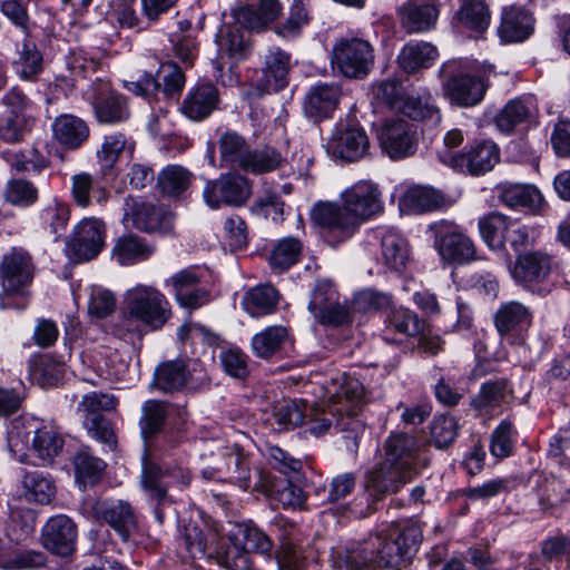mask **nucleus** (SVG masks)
I'll return each mask as SVG.
<instances>
[{
    "instance_id": "obj_33",
    "label": "nucleus",
    "mask_w": 570,
    "mask_h": 570,
    "mask_svg": "<svg viewBox=\"0 0 570 570\" xmlns=\"http://www.w3.org/2000/svg\"><path fill=\"white\" fill-rule=\"evenodd\" d=\"M281 10L278 0H252L239 9L237 20L248 29H262L276 20Z\"/></svg>"
},
{
    "instance_id": "obj_51",
    "label": "nucleus",
    "mask_w": 570,
    "mask_h": 570,
    "mask_svg": "<svg viewBox=\"0 0 570 570\" xmlns=\"http://www.w3.org/2000/svg\"><path fill=\"white\" fill-rule=\"evenodd\" d=\"M185 546L191 559L213 558L217 551L216 534L209 531L205 535L197 527H189L185 533Z\"/></svg>"
},
{
    "instance_id": "obj_23",
    "label": "nucleus",
    "mask_w": 570,
    "mask_h": 570,
    "mask_svg": "<svg viewBox=\"0 0 570 570\" xmlns=\"http://www.w3.org/2000/svg\"><path fill=\"white\" fill-rule=\"evenodd\" d=\"M453 200L441 190L430 186L415 185L406 189L399 206L406 213H425L452 206Z\"/></svg>"
},
{
    "instance_id": "obj_50",
    "label": "nucleus",
    "mask_w": 570,
    "mask_h": 570,
    "mask_svg": "<svg viewBox=\"0 0 570 570\" xmlns=\"http://www.w3.org/2000/svg\"><path fill=\"white\" fill-rule=\"evenodd\" d=\"M73 465L76 480L83 487L97 483L105 469L104 461L94 456L87 449L75 455Z\"/></svg>"
},
{
    "instance_id": "obj_58",
    "label": "nucleus",
    "mask_w": 570,
    "mask_h": 570,
    "mask_svg": "<svg viewBox=\"0 0 570 570\" xmlns=\"http://www.w3.org/2000/svg\"><path fill=\"white\" fill-rule=\"evenodd\" d=\"M264 455L271 469L279 472L284 478H292L302 470V461L277 445H267Z\"/></svg>"
},
{
    "instance_id": "obj_24",
    "label": "nucleus",
    "mask_w": 570,
    "mask_h": 570,
    "mask_svg": "<svg viewBox=\"0 0 570 570\" xmlns=\"http://www.w3.org/2000/svg\"><path fill=\"white\" fill-rule=\"evenodd\" d=\"M195 368L190 370L188 365L180 361H167L159 364L155 371V381L157 386L164 392L178 391L185 385L195 386L208 382L207 376L202 373L194 377Z\"/></svg>"
},
{
    "instance_id": "obj_26",
    "label": "nucleus",
    "mask_w": 570,
    "mask_h": 570,
    "mask_svg": "<svg viewBox=\"0 0 570 570\" xmlns=\"http://www.w3.org/2000/svg\"><path fill=\"white\" fill-rule=\"evenodd\" d=\"M532 315L524 304L510 301L501 304L494 314V325L502 337L511 338L531 325Z\"/></svg>"
},
{
    "instance_id": "obj_20",
    "label": "nucleus",
    "mask_w": 570,
    "mask_h": 570,
    "mask_svg": "<svg viewBox=\"0 0 570 570\" xmlns=\"http://www.w3.org/2000/svg\"><path fill=\"white\" fill-rule=\"evenodd\" d=\"M167 478V485L183 490L190 483L191 475L188 469L179 463H169L160 466L157 471L144 473L141 483L145 491L151 499L161 502L166 499L167 488L163 484L161 479Z\"/></svg>"
},
{
    "instance_id": "obj_8",
    "label": "nucleus",
    "mask_w": 570,
    "mask_h": 570,
    "mask_svg": "<svg viewBox=\"0 0 570 570\" xmlns=\"http://www.w3.org/2000/svg\"><path fill=\"white\" fill-rule=\"evenodd\" d=\"M82 512L97 521L108 523L125 542L138 532V518L126 501L88 498L82 503Z\"/></svg>"
},
{
    "instance_id": "obj_42",
    "label": "nucleus",
    "mask_w": 570,
    "mask_h": 570,
    "mask_svg": "<svg viewBox=\"0 0 570 570\" xmlns=\"http://www.w3.org/2000/svg\"><path fill=\"white\" fill-rule=\"evenodd\" d=\"M277 302L278 293L273 286H256L245 294L243 306L250 316L259 317L273 313Z\"/></svg>"
},
{
    "instance_id": "obj_39",
    "label": "nucleus",
    "mask_w": 570,
    "mask_h": 570,
    "mask_svg": "<svg viewBox=\"0 0 570 570\" xmlns=\"http://www.w3.org/2000/svg\"><path fill=\"white\" fill-rule=\"evenodd\" d=\"M538 495L543 509L550 510L570 501V482L554 474L541 475L538 483Z\"/></svg>"
},
{
    "instance_id": "obj_62",
    "label": "nucleus",
    "mask_w": 570,
    "mask_h": 570,
    "mask_svg": "<svg viewBox=\"0 0 570 570\" xmlns=\"http://www.w3.org/2000/svg\"><path fill=\"white\" fill-rule=\"evenodd\" d=\"M14 65L20 78L33 80L42 70V55L35 43L27 41L22 45L19 58Z\"/></svg>"
},
{
    "instance_id": "obj_54",
    "label": "nucleus",
    "mask_w": 570,
    "mask_h": 570,
    "mask_svg": "<svg viewBox=\"0 0 570 570\" xmlns=\"http://www.w3.org/2000/svg\"><path fill=\"white\" fill-rule=\"evenodd\" d=\"M167 410L165 403L157 400H148L141 406L139 421L140 431L145 439L157 434L165 422Z\"/></svg>"
},
{
    "instance_id": "obj_38",
    "label": "nucleus",
    "mask_w": 570,
    "mask_h": 570,
    "mask_svg": "<svg viewBox=\"0 0 570 570\" xmlns=\"http://www.w3.org/2000/svg\"><path fill=\"white\" fill-rule=\"evenodd\" d=\"M71 195L81 208H87L91 199L104 204L109 197L108 190L88 173H79L71 177Z\"/></svg>"
},
{
    "instance_id": "obj_49",
    "label": "nucleus",
    "mask_w": 570,
    "mask_h": 570,
    "mask_svg": "<svg viewBox=\"0 0 570 570\" xmlns=\"http://www.w3.org/2000/svg\"><path fill=\"white\" fill-rule=\"evenodd\" d=\"M193 175L179 165H169L158 175V186L163 194L171 197L179 196L189 187Z\"/></svg>"
},
{
    "instance_id": "obj_46",
    "label": "nucleus",
    "mask_w": 570,
    "mask_h": 570,
    "mask_svg": "<svg viewBox=\"0 0 570 570\" xmlns=\"http://www.w3.org/2000/svg\"><path fill=\"white\" fill-rule=\"evenodd\" d=\"M288 337L287 328L282 325L268 326L255 334L250 345L254 354L262 358L271 357L285 343Z\"/></svg>"
},
{
    "instance_id": "obj_43",
    "label": "nucleus",
    "mask_w": 570,
    "mask_h": 570,
    "mask_svg": "<svg viewBox=\"0 0 570 570\" xmlns=\"http://www.w3.org/2000/svg\"><path fill=\"white\" fill-rule=\"evenodd\" d=\"M264 77L268 88L279 90L287 85L289 56L279 48H272L265 55Z\"/></svg>"
},
{
    "instance_id": "obj_14",
    "label": "nucleus",
    "mask_w": 570,
    "mask_h": 570,
    "mask_svg": "<svg viewBox=\"0 0 570 570\" xmlns=\"http://www.w3.org/2000/svg\"><path fill=\"white\" fill-rule=\"evenodd\" d=\"M552 269V257L539 249H530L515 255L509 265V273L513 281L523 287L544 282Z\"/></svg>"
},
{
    "instance_id": "obj_18",
    "label": "nucleus",
    "mask_w": 570,
    "mask_h": 570,
    "mask_svg": "<svg viewBox=\"0 0 570 570\" xmlns=\"http://www.w3.org/2000/svg\"><path fill=\"white\" fill-rule=\"evenodd\" d=\"M76 538V524L65 514L50 518L41 531V543L43 548L62 557L73 552Z\"/></svg>"
},
{
    "instance_id": "obj_60",
    "label": "nucleus",
    "mask_w": 570,
    "mask_h": 570,
    "mask_svg": "<svg viewBox=\"0 0 570 570\" xmlns=\"http://www.w3.org/2000/svg\"><path fill=\"white\" fill-rule=\"evenodd\" d=\"M213 558L228 570H249L252 566L249 552L236 542H229L226 549L217 543V551L214 552Z\"/></svg>"
},
{
    "instance_id": "obj_27",
    "label": "nucleus",
    "mask_w": 570,
    "mask_h": 570,
    "mask_svg": "<svg viewBox=\"0 0 570 570\" xmlns=\"http://www.w3.org/2000/svg\"><path fill=\"white\" fill-rule=\"evenodd\" d=\"M500 151L495 144L481 141L463 154L454 169L473 176L490 171L499 163Z\"/></svg>"
},
{
    "instance_id": "obj_4",
    "label": "nucleus",
    "mask_w": 570,
    "mask_h": 570,
    "mask_svg": "<svg viewBox=\"0 0 570 570\" xmlns=\"http://www.w3.org/2000/svg\"><path fill=\"white\" fill-rule=\"evenodd\" d=\"M421 540L422 531L417 524H410L401 530L394 528L387 535L380 533L371 537L368 546L374 551V567L400 568L406 564Z\"/></svg>"
},
{
    "instance_id": "obj_25",
    "label": "nucleus",
    "mask_w": 570,
    "mask_h": 570,
    "mask_svg": "<svg viewBox=\"0 0 570 570\" xmlns=\"http://www.w3.org/2000/svg\"><path fill=\"white\" fill-rule=\"evenodd\" d=\"M342 90L335 83H316L312 86L304 98V112L314 120H322L332 116L337 108Z\"/></svg>"
},
{
    "instance_id": "obj_5",
    "label": "nucleus",
    "mask_w": 570,
    "mask_h": 570,
    "mask_svg": "<svg viewBox=\"0 0 570 570\" xmlns=\"http://www.w3.org/2000/svg\"><path fill=\"white\" fill-rule=\"evenodd\" d=\"M0 277L2 283L1 308L24 307L27 305L26 288L33 277L30 255L22 248H13L6 254L0 265Z\"/></svg>"
},
{
    "instance_id": "obj_16",
    "label": "nucleus",
    "mask_w": 570,
    "mask_h": 570,
    "mask_svg": "<svg viewBox=\"0 0 570 570\" xmlns=\"http://www.w3.org/2000/svg\"><path fill=\"white\" fill-rule=\"evenodd\" d=\"M254 489L284 508H301L305 501L303 490L291 481V478H278L274 472L261 469Z\"/></svg>"
},
{
    "instance_id": "obj_22",
    "label": "nucleus",
    "mask_w": 570,
    "mask_h": 570,
    "mask_svg": "<svg viewBox=\"0 0 570 570\" xmlns=\"http://www.w3.org/2000/svg\"><path fill=\"white\" fill-rule=\"evenodd\" d=\"M380 239L382 263L393 272H402L411 257L409 242L396 230L377 227L373 230Z\"/></svg>"
},
{
    "instance_id": "obj_36",
    "label": "nucleus",
    "mask_w": 570,
    "mask_h": 570,
    "mask_svg": "<svg viewBox=\"0 0 570 570\" xmlns=\"http://www.w3.org/2000/svg\"><path fill=\"white\" fill-rule=\"evenodd\" d=\"M52 132L59 144L67 148L76 149L87 140L89 128L79 117L60 115L52 124Z\"/></svg>"
},
{
    "instance_id": "obj_32",
    "label": "nucleus",
    "mask_w": 570,
    "mask_h": 570,
    "mask_svg": "<svg viewBox=\"0 0 570 570\" xmlns=\"http://www.w3.org/2000/svg\"><path fill=\"white\" fill-rule=\"evenodd\" d=\"M511 389L505 379H495L484 382L478 395L472 399L471 405L480 414H494L508 402Z\"/></svg>"
},
{
    "instance_id": "obj_63",
    "label": "nucleus",
    "mask_w": 570,
    "mask_h": 570,
    "mask_svg": "<svg viewBox=\"0 0 570 570\" xmlns=\"http://www.w3.org/2000/svg\"><path fill=\"white\" fill-rule=\"evenodd\" d=\"M226 190L227 206H243L252 195V185L248 178L235 174H223Z\"/></svg>"
},
{
    "instance_id": "obj_10",
    "label": "nucleus",
    "mask_w": 570,
    "mask_h": 570,
    "mask_svg": "<svg viewBox=\"0 0 570 570\" xmlns=\"http://www.w3.org/2000/svg\"><path fill=\"white\" fill-rule=\"evenodd\" d=\"M106 227L102 220L87 217L79 222L67 243L70 255L78 262L98 256L105 245Z\"/></svg>"
},
{
    "instance_id": "obj_37",
    "label": "nucleus",
    "mask_w": 570,
    "mask_h": 570,
    "mask_svg": "<svg viewBox=\"0 0 570 570\" xmlns=\"http://www.w3.org/2000/svg\"><path fill=\"white\" fill-rule=\"evenodd\" d=\"M220 167L240 169L249 153V144L236 131L227 130L217 140Z\"/></svg>"
},
{
    "instance_id": "obj_57",
    "label": "nucleus",
    "mask_w": 570,
    "mask_h": 570,
    "mask_svg": "<svg viewBox=\"0 0 570 570\" xmlns=\"http://www.w3.org/2000/svg\"><path fill=\"white\" fill-rule=\"evenodd\" d=\"M302 252V244L297 238L285 237L281 239L271 254V265L279 272L296 264Z\"/></svg>"
},
{
    "instance_id": "obj_40",
    "label": "nucleus",
    "mask_w": 570,
    "mask_h": 570,
    "mask_svg": "<svg viewBox=\"0 0 570 570\" xmlns=\"http://www.w3.org/2000/svg\"><path fill=\"white\" fill-rule=\"evenodd\" d=\"M283 161V156L274 147H250L240 169L248 174L263 175L278 169Z\"/></svg>"
},
{
    "instance_id": "obj_19",
    "label": "nucleus",
    "mask_w": 570,
    "mask_h": 570,
    "mask_svg": "<svg viewBox=\"0 0 570 570\" xmlns=\"http://www.w3.org/2000/svg\"><path fill=\"white\" fill-rule=\"evenodd\" d=\"M122 220L126 225L150 233L166 227L169 224V215L164 208L127 197L124 203Z\"/></svg>"
},
{
    "instance_id": "obj_41",
    "label": "nucleus",
    "mask_w": 570,
    "mask_h": 570,
    "mask_svg": "<svg viewBox=\"0 0 570 570\" xmlns=\"http://www.w3.org/2000/svg\"><path fill=\"white\" fill-rule=\"evenodd\" d=\"M216 41L220 58L227 57L230 60L239 61L246 58L249 52L248 41L238 27L226 26L222 28Z\"/></svg>"
},
{
    "instance_id": "obj_59",
    "label": "nucleus",
    "mask_w": 570,
    "mask_h": 570,
    "mask_svg": "<svg viewBox=\"0 0 570 570\" xmlns=\"http://www.w3.org/2000/svg\"><path fill=\"white\" fill-rule=\"evenodd\" d=\"M374 551L371 550L367 541L361 549L338 552L333 558V567L335 570H362L367 566L374 567Z\"/></svg>"
},
{
    "instance_id": "obj_35",
    "label": "nucleus",
    "mask_w": 570,
    "mask_h": 570,
    "mask_svg": "<svg viewBox=\"0 0 570 570\" xmlns=\"http://www.w3.org/2000/svg\"><path fill=\"white\" fill-rule=\"evenodd\" d=\"M155 252L151 244L136 235L119 237L111 250L112 258L122 266L147 261Z\"/></svg>"
},
{
    "instance_id": "obj_15",
    "label": "nucleus",
    "mask_w": 570,
    "mask_h": 570,
    "mask_svg": "<svg viewBox=\"0 0 570 570\" xmlns=\"http://www.w3.org/2000/svg\"><path fill=\"white\" fill-rule=\"evenodd\" d=\"M416 130L404 119H392L384 124L379 132L383 151L391 159H402L414 154L416 149Z\"/></svg>"
},
{
    "instance_id": "obj_11",
    "label": "nucleus",
    "mask_w": 570,
    "mask_h": 570,
    "mask_svg": "<svg viewBox=\"0 0 570 570\" xmlns=\"http://www.w3.org/2000/svg\"><path fill=\"white\" fill-rule=\"evenodd\" d=\"M163 80V87L150 73H142L139 79L125 81V88L136 96L153 99L161 91L166 97L179 94L185 85V76L175 63H163L158 71Z\"/></svg>"
},
{
    "instance_id": "obj_7",
    "label": "nucleus",
    "mask_w": 570,
    "mask_h": 570,
    "mask_svg": "<svg viewBox=\"0 0 570 570\" xmlns=\"http://www.w3.org/2000/svg\"><path fill=\"white\" fill-rule=\"evenodd\" d=\"M331 61L344 77L362 79L374 66V48L362 38H341L333 46Z\"/></svg>"
},
{
    "instance_id": "obj_21",
    "label": "nucleus",
    "mask_w": 570,
    "mask_h": 570,
    "mask_svg": "<svg viewBox=\"0 0 570 570\" xmlns=\"http://www.w3.org/2000/svg\"><path fill=\"white\" fill-rule=\"evenodd\" d=\"M368 147V137L364 129L358 127L340 130L327 141V151L334 158L344 161H356L363 158Z\"/></svg>"
},
{
    "instance_id": "obj_55",
    "label": "nucleus",
    "mask_w": 570,
    "mask_h": 570,
    "mask_svg": "<svg viewBox=\"0 0 570 570\" xmlns=\"http://www.w3.org/2000/svg\"><path fill=\"white\" fill-rule=\"evenodd\" d=\"M225 481L236 484L243 490L250 485L249 461L239 452L228 453L224 458Z\"/></svg>"
},
{
    "instance_id": "obj_9",
    "label": "nucleus",
    "mask_w": 570,
    "mask_h": 570,
    "mask_svg": "<svg viewBox=\"0 0 570 570\" xmlns=\"http://www.w3.org/2000/svg\"><path fill=\"white\" fill-rule=\"evenodd\" d=\"M322 403H326L338 415L357 414L362 406L364 389L362 383L345 374L333 379L327 385L320 387Z\"/></svg>"
},
{
    "instance_id": "obj_48",
    "label": "nucleus",
    "mask_w": 570,
    "mask_h": 570,
    "mask_svg": "<svg viewBox=\"0 0 570 570\" xmlns=\"http://www.w3.org/2000/svg\"><path fill=\"white\" fill-rule=\"evenodd\" d=\"M399 112L406 115L414 120L423 119H440V112L434 104L433 97L430 92H422L419 95H406L403 99L402 107H399Z\"/></svg>"
},
{
    "instance_id": "obj_61",
    "label": "nucleus",
    "mask_w": 570,
    "mask_h": 570,
    "mask_svg": "<svg viewBox=\"0 0 570 570\" xmlns=\"http://www.w3.org/2000/svg\"><path fill=\"white\" fill-rule=\"evenodd\" d=\"M69 216V206L56 198L49 200L40 212V219L42 224L56 235H59L66 229Z\"/></svg>"
},
{
    "instance_id": "obj_12",
    "label": "nucleus",
    "mask_w": 570,
    "mask_h": 570,
    "mask_svg": "<svg viewBox=\"0 0 570 570\" xmlns=\"http://www.w3.org/2000/svg\"><path fill=\"white\" fill-rule=\"evenodd\" d=\"M90 99L99 122L116 124L129 118L127 99L115 91L107 80H97L90 86Z\"/></svg>"
},
{
    "instance_id": "obj_30",
    "label": "nucleus",
    "mask_w": 570,
    "mask_h": 570,
    "mask_svg": "<svg viewBox=\"0 0 570 570\" xmlns=\"http://www.w3.org/2000/svg\"><path fill=\"white\" fill-rule=\"evenodd\" d=\"M439 58L435 46L425 41H410L403 46L399 56V67L406 73H414L421 69H428Z\"/></svg>"
},
{
    "instance_id": "obj_1",
    "label": "nucleus",
    "mask_w": 570,
    "mask_h": 570,
    "mask_svg": "<svg viewBox=\"0 0 570 570\" xmlns=\"http://www.w3.org/2000/svg\"><path fill=\"white\" fill-rule=\"evenodd\" d=\"M341 204L318 202L311 209L312 220L328 228L341 240L351 238L363 222L383 212L382 195L376 184L358 180L341 193Z\"/></svg>"
},
{
    "instance_id": "obj_6",
    "label": "nucleus",
    "mask_w": 570,
    "mask_h": 570,
    "mask_svg": "<svg viewBox=\"0 0 570 570\" xmlns=\"http://www.w3.org/2000/svg\"><path fill=\"white\" fill-rule=\"evenodd\" d=\"M434 248L449 264L463 265L474 261L476 249L473 240L451 220H439L429 226Z\"/></svg>"
},
{
    "instance_id": "obj_44",
    "label": "nucleus",
    "mask_w": 570,
    "mask_h": 570,
    "mask_svg": "<svg viewBox=\"0 0 570 570\" xmlns=\"http://www.w3.org/2000/svg\"><path fill=\"white\" fill-rule=\"evenodd\" d=\"M510 218L499 213H492L479 219L478 227L482 240L491 249H502Z\"/></svg>"
},
{
    "instance_id": "obj_53",
    "label": "nucleus",
    "mask_w": 570,
    "mask_h": 570,
    "mask_svg": "<svg viewBox=\"0 0 570 570\" xmlns=\"http://www.w3.org/2000/svg\"><path fill=\"white\" fill-rule=\"evenodd\" d=\"M23 488L26 497L30 501L41 504L49 503L56 493L53 482L41 472L32 471L23 475Z\"/></svg>"
},
{
    "instance_id": "obj_47",
    "label": "nucleus",
    "mask_w": 570,
    "mask_h": 570,
    "mask_svg": "<svg viewBox=\"0 0 570 570\" xmlns=\"http://www.w3.org/2000/svg\"><path fill=\"white\" fill-rule=\"evenodd\" d=\"M43 553L35 550L14 551L0 546V570H28L42 567Z\"/></svg>"
},
{
    "instance_id": "obj_45",
    "label": "nucleus",
    "mask_w": 570,
    "mask_h": 570,
    "mask_svg": "<svg viewBox=\"0 0 570 570\" xmlns=\"http://www.w3.org/2000/svg\"><path fill=\"white\" fill-rule=\"evenodd\" d=\"M500 198L511 208L525 207L535 209L542 203V196L535 187L522 184L503 185Z\"/></svg>"
},
{
    "instance_id": "obj_3",
    "label": "nucleus",
    "mask_w": 570,
    "mask_h": 570,
    "mask_svg": "<svg viewBox=\"0 0 570 570\" xmlns=\"http://www.w3.org/2000/svg\"><path fill=\"white\" fill-rule=\"evenodd\" d=\"M124 327L130 330V322H138L151 330L160 328L170 317V305L157 288L139 284L125 294Z\"/></svg>"
},
{
    "instance_id": "obj_56",
    "label": "nucleus",
    "mask_w": 570,
    "mask_h": 570,
    "mask_svg": "<svg viewBox=\"0 0 570 570\" xmlns=\"http://www.w3.org/2000/svg\"><path fill=\"white\" fill-rule=\"evenodd\" d=\"M309 406L307 400L286 401L275 409L273 416L281 429L297 426L305 422Z\"/></svg>"
},
{
    "instance_id": "obj_34",
    "label": "nucleus",
    "mask_w": 570,
    "mask_h": 570,
    "mask_svg": "<svg viewBox=\"0 0 570 570\" xmlns=\"http://www.w3.org/2000/svg\"><path fill=\"white\" fill-rule=\"evenodd\" d=\"M65 441L52 424H42L32 431L30 449L42 464L51 463L61 452Z\"/></svg>"
},
{
    "instance_id": "obj_28",
    "label": "nucleus",
    "mask_w": 570,
    "mask_h": 570,
    "mask_svg": "<svg viewBox=\"0 0 570 570\" xmlns=\"http://www.w3.org/2000/svg\"><path fill=\"white\" fill-rule=\"evenodd\" d=\"M219 96L216 87L204 83L191 89L184 99L180 110L191 120L199 121L207 118L217 107Z\"/></svg>"
},
{
    "instance_id": "obj_64",
    "label": "nucleus",
    "mask_w": 570,
    "mask_h": 570,
    "mask_svg": "<svg viewBox=\"0 0 570 570\" xmlns=\"http://www.w3.org/2000/svg\"><path fill=\"white\" fill-rule=\"evenodd\" d=\"M458 19L465 28L481 32L490 23V12L482 1L469 2L462 6Z\"/></svg>"
},
{
    "instance_id": "obj_52",
    "label": "nucleus",
    "mask_w": 570,
    "mask_h": 570,
    "mask_svg": "<svg viewBox=\"0 0 570 570\" xmlns=\"http://www.w3.org/2000/svg\"><path fill=\"white\" fill-rule=\"evenodd\" d=\"M531 116L530 107L521 99H512L495 116L494 122L502 132H511Z\"/></svg>"
},
{
    "instance_id": "obj_17",
    "label": "nucleus",
    "mask_w": 570,
    "mask_h": 570,
    "mask_svg": "<svg viewBox=\"0 0 570 570\" xmlns=\"http://www.w3.org/2000/svg\"><path fill=\"white\" fill-rule=\"evenodd\" d=\"M407 33L425 32L434 28L440 14L439 0H405L396 9Z\"/></svg>"
},
{
    "instance_id": "obj_29",
    "label": "nucleus",
    "mask_w": 570,
    "mask_h": 570,
    "mask_svg": "<svg viewBox=\"0 0 570 570\" xmlns=\"http://www.w3.org/2000/svg\"><path fill=\"white\" fill-rule=\"evenodd\" d=\"M532 14L519 7H507L503 9L499 36L505 42H521L533 31Z\"/></svg>"
},
{
    "instance_id": "obj_13",
    "label": "nucleus",
    "mask_w": 570,
    "mask_h": 570,
    "mask_svg": "<svg viewBox=\"0 0 570 570\" xmlns=\"http://www.w3.org/2000/svg\"><path fill=\"white\" fill-rule=\"evenodd\" d=\"M490 73H492V68L489 67L478 77L466 73L451 75L444 85L445 96L452 104L460 107L476 106L484 98Z\"/></svg>"
},
{
    "instance_id": "obj_2",
    "label": "nucleus",
    "mask_w": 570,
    "mask_h": 570,
    "mask_svg": "<svg viewBox=\"0 0 570 570\" xmlns=\"http://www.w3.org/2000/svg\"><path fill=\"white\" fill-rule=\"evenodd\" d=\"M423 445L410 434L392 433L385 441V458L366 474L365 488L371 495L397 492L417 473L423 461Z\"/></svg>"
},
{
    "instance_id": "obj_31",
    "label": "nucleus",
    "mask_w": 570,
    "mask_h": 570,
    "mask_svg": "<svg viewBox=\"0 0 570 570\" xmlns=\"http://www.w3.org/2000/svg\"><path fill=\"white\" fill-rule=\"evenodd\" d=\"M226 535L228 542L242 544L249 553L269 556L273 550L269 537L253 523H230Z\"/></svg>"
}]
</instances>
